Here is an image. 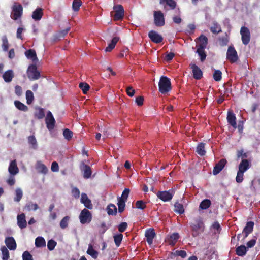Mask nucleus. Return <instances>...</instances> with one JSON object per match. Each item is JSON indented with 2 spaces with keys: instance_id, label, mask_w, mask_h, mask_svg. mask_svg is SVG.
Returning <instances> with one entry per match:
<instances>
[{
  "instance_id": "64",
  "label": "nucleus",
  "mask_w": 260,
  "mask_h": 260,
  "mask_svg": "<svg viewBox=\"0 0 260 260\" xmlns=\"http://www.w3.org/2000/svg\"><path fill=\"white\" fill-rule=\"evenodd\" d=\"M126 92L129 96L132 97L135 94V90L132 86H128L126 88Z\"/></svg>"
},
{
  "instance_id": "24",
  "label": "nucleus",
  "mask_w": 260,
  "mask_h": 260,
  "mask_svg": "<svg viewBox=\"0 0 260 260\" xmlns=\"http://www.w3.org/2000/svg\"><path fill=\"white\" fill-rule=\"evenodd\" d=\"M25 55L28 59H31L33 62H36L38 59L36 51L34 49H29L25 52Z\"/></svg>"
},
{
  "instance_id": "45",
  "label": "nucleus",
  "mask_w": 260,
  "mask_h": 260,
  "mask_svg": "<svg viewBox=\"0 0 260 260\" xmlns=\"http://www.w3.org/2000/svg\"><path fill=\"white\" fill-rule=\"evenodd\" d=\"M28 143L31 145L33 149H36L37 148V142L34 135L30 136L28 137Z\"/></svg>"
},
{
  "instance_id": "50",
  "label": "nucleus",
  "mask_w": 260,
  "mask_h": 260,
  "mask_svg": "<svg viewBox=\"0 0 260 260\" xmlns=\"http://www.w3.org/2000/svg\"><path fill=\"white\" fill-rule=\"evenodd\" d=\"M2 253V259L3 260H8L9 258V252L5 246H3L1 248Z\"/></svg>"
},
{
  "instance_id": "52",
  "label": "nucleus",
  "mask_w": 260,
  "mask_h": 260,
  "mask_svg": "<svg viewBox=\"0 0 260 260\" xmlns=\"http://www.w3.org/2000/svg\"><path fill=\"white\" fill-rule=\"evenodd\" d=\"M63 135L66 139L69 141L70 140L73 135V132L68 128H66L63 132Z\"/></svg>"
},
{
  "instance_id": "29",
  "label": "nucleus",
  "mask_w": 260,
  "mask_h": 260,
  "mask_svg": "<svg viewBox=\"0 0 260 260\" xmlns=\"http://www.w3.org/2000/svg\"><path fill=\"white\" fill-rule=\"evenodd\" d=\"M86 252L94 259H96L99 255L98 252L93 249V247L91 244L88 245Z\"/></svg>"
},
{
  "instance_id": "28",
  "label": "nucleus",
  "mask_w": 260,
  "mask_h": 260,
  "mask_svg": "<svg viewBox=\"0 0 260 260\" xmlns=\"http://www.w3.org/2000/svg\"><path fill=\"white\" fill-rule=\"evenodd\" d=\"M43 10L42 8H37L32 13V18L36 21L40 20L43 16Z\"/></svg>"
},
{
  "instance_id": "46",
  "label": "nucleus",
  "mask_w": 260,
  "mask_h": 260,
  "mask_svg": "<svg viewBox=\"0 0 260 260\" xmlns=\"http://www.w3.org/2000/svg\"><path fill=\"white\" fill-rule=\"evenodd\" d=\"M26 99L27 104L29 105L32 103L34 100V96L31 91L28 90L26 92Z\"/></svg>"
},
{
  "instance_id": "34",
  "label": "nucleus",
  "mask_w": 260,
  "mask_h": 260,
  "mask_svg": "<svg viewBox=\"0 0 260 260\" xmlns=\"http://www.w3.org/2000/svg\"><path fill=\"white\" fill-rule=\"evenodd\" d=\"M210 29L214 34H218L222 31L220 25L217 22L213 23V25L210 27Z\"/></svg>"
},
{
  "instance_id": "5",
  "label": "nucleus",
  "mask_w": 260,
  "mask_h": 260,
  "mask_svg": "<svg viewBox=\"0 0 260 260\" xmlns=\"http://www.w3.org/2000/svg\"><path fill=\"white\" fill-rule=\"evenodd\" d=\"M27 75L28 79L31 81L38 80L41 76L36 65L34 64L29 66L27 70Z\"/></svg>"
},
{
  "instance_id": "2",
  "label": "nucleus",
  "mask_w": 260,
  "mask_h": 260,
  "mask_svg": "<svg viewBox=\"0 0 260 260\" xmlns=\"http://www.w3.org/2000/svg\"><path fill=\"white\" fill-rule=\"evenodd\" d=\"M158 88L159 92L163 94L169 92L172 88L170 79L166 76H162L158 83Z\"/></svg>"
},
{
  "instance_id": "61",
  "label": "nucleus",
  "mask_w": 260,
  "mask_h": 260,
  "mask_svg": "<svg viewBox=\"0 0 260 260\" xmlns=\"http://www.w3.org/2000/svg\"><path fill=\"white\" fill-rule=\"evenodd\" d=\"M243 172L238 171L237 176L236 177V181L237 183H241L243 180Z\"/></svg>"
},
{
  "instance_id": "14",
  "label": "nucleus",
  "mask_w": 260,
  "mask_h": 260,
  "mask_svg": "<svg viewBox=\"0 0 260 260\" xmlns=\"http://www.w3.org/2000/svg\"><path fill=\"white\" fill-rule=\"evenodd\" d=\"M227 163V160L226 159L222 158L220 160V161L217 163L213 170V174L214 175H216L219 174L224 168L225 166Z\"/></svg>"
},
{
  "instance_id": "17",
  "label": "nucleus",
  "mask_w": 260,
  "mask_h": 260,
  "mask_svg": "<svg viewBox=\"0 0 260 260\" xmlns=\"http://www.w3.org/2000/svg\"><path fill=\"white\" fill-rule=\"evenodd\" d=\"M250 166L251 162L250 160L247 159H242L239 165L238 171L245 173L250 168Z\"/></svg>"
},
{
  "instance_id": "56",
  "label": "nucleus",
  "mask_w": 260,
  "mask_h": 260,
  "mask_svg": "<svg viewBox=\"0 0 260 260\" xmlns=\"http://www.w3.org/2000/svg\"><path fill=\"white\" fill-rule=\"evenodd\" d=\"M237 157L238 158L241 157L242 159H246L248 157L247 153L244 152L243 149L237 151Z\"/></svg>"
},
{
  "instance_id": "51",
  "label": "nucleus",
  "mask_w": 260,
  "mask_h": 260,
  "mask_svg": "<svg viewBox=\"0 0 260 260\" xmlns=\"http://www.w3.org/2000/svg\"><path fill=\"white\" fill-rule=\"evenodd\" d=\"M113 238L116 245L117 247L119 246L123 238V235L122 234H118L114 235Z\"/></svg>"
},
{
  "instance_id": "32",
  "label": "nucleus",
  "mask_w": 260,
  "mask_h": 260,
  "mask_svg": "<svg viewBox=\"0 0 260 260\" xmlns=\"http://www.w3.org/2000/svg\"><path fill=\"white\" fill-rule=\"evenodd\" d=\"M247 252L246 247L242 245L236 248V253L239 256H243L246 254Z\"/></svg>"
},
{
  "instance_id": "47",
  "label": "nucleus",
  "mask_w": 260,
  "mask_h": 260,
  "mask_svg": "<svg viewBox=\"0 0 260 260\" xmlns=\"http://www.w3.org/2000/svg\"><path fill=\"white\" fill-rule=\"evenodd\" d=\"M79 87L82 90L84 94H86L90 89L89 84L85 82H81Z\"/></svg>"
},
{
  "instance_id": "63",
  "label": "nucleus",
  "mask_w": 260,
  "mask_h": 260,
  "mask_svg": "<svg viewBox=\"0 0 260 260\" xmlns=\"http://www.w3.org/2000/svg\"><path fill=\"white\" fill-rule=\"evenodd\" d=\"M23 260H33L32 256L28 251H25L22 254Z\"/></svg>"
},
{
  "instance_id": "10",
  "label": "nucleus",
  "mask_w": 260,
  "mask_h": 260,
  "mask_svg": "<svg viewBox=\"0 0 260 260\" xmlns=\"http://www.w3.org/2000/svg\"><path fill=\"white\" fill-rule=\"evenodd\" d=\"M240 34L242 43L246 45L250 41V32L249 29L245 26H242L240 29Z\"/></svg>"
},
{
  "instance_id": "43",
  "label": "nucleus",
  "mask_w": 260,
  "mask_h": 260,
  "mask_svg": "<svg viewBox=\"0 0 260 260\" xmlns=\"http://www.w3.org/2000/svg\"><path fill=\"white\" fill-rule=\"evenodd\" d=\"M70 219V217L69 216H66L61 219L59 225L62 229H64L68 227Z\"/></svg>"
},
{
  "instance_id": "16",
  "label": "nucleus",
  "mask_w": 260,
  "mask_h": 260,
  "mask_svg": "<svg viewBox=\"0 0 260 260\" xmlns=\"http://www.w3.org/2000/svg\"><path fill=\"white\" fill-rule=\"evenodd\" d=\"M146 240L149 245H151L153 240L156 236V233L154 229H149L147 230L145 233Z\"/></svg>"
},
{
  "instance_id": "12",
  "label": "nucleus",
  "mask_w": 260,
  "mask_h": 260,
  "mask_svg": "<svg viewBox=\"0 0 260 260\" xmlns=\"http://www.w3.org/2000/svg\"><path fill=\"white\" fill-rule=\"evenodd\" d=\"M190 68L192 69L193 77L196 80H200L203 77L201 70L194 63H190Z\"/></svg>"
},
{
  "instance_id": "26",
  "label": "nucleus",
  "mask_w": 260,
  "mask_h": 260,
  "mask_svg": "<svg viewBox=\"0 0 260 260\" xmlns=\"http://www.w3.org/2000/svg\"><path fill=\"white\" fill-rule=\"evenodd\" d=\"M9 172L13 175H15L18 173L19 169L17 167L16 160L11 161L8 168Z\"/></svg>"
},
{
  "instance_id": "57",
  "label": "nucleus",
  "mask_w": 260,
  "mask_h": 260,
  "mask_svg": "<svg viewBox=\"0 0 260 260\" xmlns=\"http://www.w3.org/2000/svg\"><path fill=\"white\" fill-rule=\"evenodd\" d=\"M70 30V27H68L64 30L59 31L58 33V35L56 37V38L54 39V41H55L56 39H58L60 38L64 37L66 35H67V34L69 32Z\"/></svg>"
},
{
  "instance_id": "44",
  "label": "nucleus",
  "mask_w": 260,
  "mask_h": 260,
  "mask_svg": "<svg viewBox=\"0 0 260 260\" xmlns=\"http://www.w3.org/2000/svg\"><path fill=\"white\" fill-rule=\"evenodd\" d=\"M82 4L81 0H74L72 4V9L75 12H78Z\"/></svg>"
},
{
  "instance_id": "39",
  "label": "nucleus",
  "mask_w": 260,
  "mask_h": 260,
  "mask_svg": "<svg viewBox=\"0 0 260 260\" xmlns=\"http://www.w3.org/2000/svg\"><path fill=\"white\" fill-rule=\"evenodd\" d=\"M174 211L180 214H182L184 213V210L183 206L182 204L178 202H176L174 204Z\"/></svg>"
},
{
  "instance_id": "3",
  "label": "nucleus",
  "mask_w": 260,
  "mask_h": 260,
  "mask_svg": "<svg viewBox=\"0 0 260 260\" xmlns=\"http://www.w3.org/2000/svg\"><path fill=\"white\" fill-rule=\"evenodd\" d=\"M113 11L111 12L114 21H118L123 19L124 14V10L121 5H116L113 7Z\"/></svg>"
},
{
  "instance_id": "49",
  "label": "nucleus",
  "mask_w": 260,
  "mask_h": 260,
  "mask_svg": "<svg viewBox=\"0 0 260 260\" xmlns=\"http://www.w3.org/2000/svg\"><path fill=\"white\" fill-rule=\"evenodd\" d=\"M219 44L221 46H225L228 45L229 42V37L226 35L224 36L219 38Z\"/></svg>"
},
{
  "instance_id": "33",
  "label": "nucleus",
  "mask_w": 260,
  "mask_h": 260,
  "mask_svg": "<svg viewBox=\"0 0 260 260\" xmlns=\"http://www.w3.org/2000/svg\"><path fill=\"white\" fill-rule=\"evenodd\" d=\"M35 117L38 119H43L45 116L44 110L43 108L38 107L36 109V112L34 114Z\"/></svg>"
},
{
  "instance_id": "25",
  "label": "nucleus",
  "mask_w": 260,
  "mask_h": 260,
  "mask_svg": "<svg viewBox=\"0 0 260 260\" xmlns=\"http://www.w3.org/2000/svg\"><path fill=\"white\" fill-rule=\"evenodd\" d=\"M179 238V234L178 233H174L167 238V242L169 245L174 246L176 243Z\"/></svg>"
},
{
  "instance_id": "23",
  "label": "nucleus",
  "mask_w": 260,
  "mask_h": 260,
  "mask_svg": "<svg viewBox=\"0 0 260 260\" xmlns=\"http://www.w3.org/2000/svg\"><path fill=\"white\" fill-rule=\"evenodd\" d=\"M199 41L200 43L199 44L198 47L201 49H205L207 47L208 44V38L206 36L201 35L198 38L196 39Z\"/></svg>"
},
{
  "instance_id": "13",
  "label": "nucleus",
  "mask_w": 260,
  "mask_h": 260,
  "mask_svg": "<svg viewBox=\"0 0 260 260\" xmlns=\"http://www.w3.org/2000/svg\"><path fill=\"white\" fill-rule=\"evenodd\" d=\"M148 37L153 42L156 44L160 43L163 41V37L154 30H150Z\"/></svg>"
},
{
  "instance_id": "9",
  "label": "nucleus",
  "mask_w": 260,
  "mask_h": 260,
  "mask_svg": "<svg viewBox=\"0 0 260 260\" xmlns=\"http://www.w3.org/2000/svg\"><path fill=\"white\" fill-rule=\"evenodd\" d=\"M154 23L157 27H161L165 25V17L161 11H154Z\"/></svg>"
},
{
  "instance_id": "18",
  "label": "nucleus",
  "mask_w": 260,
  "mask_h": 260,
  "mask_svg": "<svg viewBox=\"0 0 260 260\" xmlns=\"http://www.w3.org/2000/svg\"><path fill=\"white\" fill-rule=\"evenodd\" d=\"M5 243L10 250H14L16 248L17 244L14 238L13 237L6 238Z\"/></svg>"
},
{
  "instance_id": "40",
  "label": "nucleus",
  "mask_w": 260,
  "mask_h": 260,
  "mask_svg": "<svg viewBox=\"0 0 260 260\" xmlns=\"http://www.w3.org/2000/svg\"><path fill=\"white\" fill-rule=\"evenodd\" d=\"M197 53L200 57V60L202 62H204L206 58L207 55L205 51V49H201L200 48H197Z\"/></svg>"
},
{
  "instance_id": "54",
  "label": "nucleus",
  "mask_w": 260,
  "mask_h": 260,
  "mask_svg": "<svg viewBox=\"0 0 260 260\" xmlns=\"http://www.w3.org/2000/svg\"><path fill=\"white\" fill-rule=\"evenodd\" d=\"M15 197L14 198V201L16 202H19L21 199L23 193L21 189L17 188L15 191Z\"/></svg>"
},
{
  "instance_id": "59",
  "label": "nucleus",
  "mask_w": 260,
  "mask_h": 260,
  "mask_svg": "<svg viewBox=\"0 0 260 260\" xmlns=\"http://www.w3.org/2000/svg\"><path fill=\"white\" fill-rule=\"evenodd\" d=\"M136 208L141 210H144L146 208V203L142 200L137 201L136 203Z\"/></svg>"
},
{
  "instance_id": "53",
  "label": "nucleus",
  "mask_w": 260,
  "mask_h": 260,
  "mask_svg": "<svg viewBox=\"0 0 260 260\" xmlns=\"http://www.w3.org/2000/svg\"><path fill=\"white\" fill-rule=\"evenodd\" d=\"M37 169L39 170L40 172H41L43 174H46L48 172V169L46 166L41 162H38Z\"/></svg>"
},
{
  "instance_id": "62",
  "label": "nucleus",
  "mask_w": 260,
  "mask_h": 260,
  "mask_svg": "<svg viewBox=\"0 0 260 260\" xmlns=\"http://www.w3.org/2000/svg\"><path fill=\"white\" fill-rule=\"evenodd\" d=\"M130 192V190L128 188H125L122 192V195L121 197H119V199H122L125 201H127V199L128 197V195Z\"/></svg>"
},
{
  "instance_id": "6",
  "label": "nucleus",
  "mask_w": 260,
  "mask_h": 260,
  "mask_svg": "<svg viewBox=\"0 0 260 260\" xmlns=\"http://www.w3.org/2000/svg\"><path fill=\"white\" fill-rule=\"evenodd\" d=\"M175 193L174 189H170L168 191H158L157 197L164 202H168L172 200Z\"/></svg>"
},
{
  "instance_id": "42",
  "label": "nucleus",
  "mask_w": 260,
  "mask_h": 260,
  "mask_svg": "<svg viewBox=\"0 0 260 260\" xmlns=\"http://www.w3.org/2000/svg\"><path fill=\"white\" fill-rule=\"evenodd\" d=\"M126 202V201L122 199H118L117 205L118 207V212L119 213H122V212H123L125 208Z\"/></svg>"
},
{
  "instance_id": "22",
  "label": "nucleus",
  "mask_w": 260,
  "mask_h": 260,
  "mask_svg": "<svg viewBox=\"0 0 260 260\" xmlns=\"http://www.w3.org/2000/svg\"><path fill=\"white\" fill-rule=\"evenodd\" d=\"M14 77V73L12 70H8L5 71L3 75V79L7 83L11 82Z\"/></svg>"
},
{
  "instance_id": "37",
  "label": "nucleus",
  "mask_w": 260,
  "mask_h": 260,
  "mask_svg": "<svg viewBox=\"0 0 260 260\" xmlns=\"http://www.w3.org/2000/svg\"><path fill=\"white\" fill-rule=\"evenodd\" d=\"M35 245L37 247H43L45 246L46 242L44 238L38 237L35 240Z\"/></svg>"
},
{
  "instance_id": "1",
  "label": "nucleus",
  "mask_w": 260,
  "mask_h": 260,
  "mask_svg": "<svg viewBox=\"0 0 260 260\" xmlns=\"http://www.w3.org/2000/svg\"><path fill=\"white\" fill-rule=\"evenodd\" d=\"M190 225L193 237H197L205 230V225L201 217L194 218L193 221L190 223Z\"/></svg>"
},
{
  "instance_id": "21",
  "label": "nucleus",
  "mask_w": 260,
  "mask_h": 260,
  "mask_svg": "<svg viewBox=\"0 0 260 260\" xmlns=\"http://www.w3.org/2000/svg\"><path fill=\"white\" fill-rule=\"evenodd\" d=\"M17 224L21 229H24L27 226V222L25 219V215L24 213L18 215L17 217Z\"/></svg>"
},
{
  "instance_id": "15",
  "label": "nucleus",
  "mask_w": 260,
  "mask_h": 260,
  "mask_svg": "<svg viewBox=\"0 0 260 260\" xmlns=\"http://www.w3.org/2000/svg\"><path fill=\"white\" fill-rule=\"evenodd\" d=\"M227 121L234 129L237 128L236 117L235 114L232 111H228L227 114Z\"/></svg>"
},
{
  "instance_id": "55",
  "label": "nucleus",
  "mask_w": 260,
  "mask_h": 260,
  "mask_svg": "<svg viewBox=\"0 0 260 260\" xmlns=\"http://www.w3.org/2000/svg\"><path fill=\"white\" fill-rule=\"evenodd\" d=\"M2 47L3 49V50L5 51H7L8 50L9 48V42L7 39V38L6 36H4L2 37Z\"/></svg>"
},
{
  "instance_id": "30",
  "label": "nucleus",
  "mask_w": 260,
  "mask_h": 260,
  "mask_svg": "<svg viewBox=\"0 0 260 260\" xmlns=\"http://www.w3.org/2000/svg\"><path fill=\"white\" fill-rule=\"evenodd\" d=\"M119 40V38L117 37H114L112 40L111 43L108 45V46L105 48V51L106 52H110L114 48L116 43Z\"/></svg>"
},
{
  "instance_id": "20",
  "label": "nucleus",
  "mask_w": 260,
  "mask_h": 260,
  "mask_svg": "<svg viewBox=\"0 0 260 260\" xmlns=\"http://www.w3.org/2000/svg\"><path fill=\"white\" fill-rule=\"evenodd\" d=\"M254 223L253 221H248L246 223V226L243 230V233L244 234V238L247 237L253 230Z\"/></svg>"
},
{
  "instance_id": "11",
  "label": "nucleus",
  "mask_w": 260,
  "mask_h": 260,
  "mask_svg": "<svg viewBox=\"0 0 260 260\" xmlns=\"http://www.w3.org/2000/svg\"><path fill=\"white\" fill-rule=\"evenodd\" d=\"M45 123L48 130L52 131L54 129L55 124V120L50 111H48L47 112V116L45 118Z\"/></svg>"
},
{
  "instance_id": "48",
  "label": "nucleus",
  "mask_w": 260,
  "mask_h": 260,
  "mask_svg": "<svg viewBox=\"0 0 260 260\" xmlns=\"http://www.w3.org/2000/svg\"><path fill=\"white\" fill-rule=\"evenodd\" d=\"M25 208L27 210L30 211L31 210H37L39 208V207L36 203H32V202H29L25 205Z\"/></svg>"
},
{
  "instance_id": "7",
  "label": "nucleus",
  "mask_w": 260,
  "mask_h": 260,
  "mask_svg": "<svg viewBox=\"0 0 260 260\" xmlns=\"http://www.w3.org/2000/svg\"><path fill=\"white\" fill-rule=\"evenodd\" d=\"M80 221L82 224L90 223L92 220L91 213L87 209H83L79 215Z\"/></svg>"
},
{
  "instance_id": "31",
  "label": "nucleus",
  "mask_w": 260,
  "mask_h": 260,
  "mask_svg": "<svg viewBox=\"0 0 260 260\" xmlns=\"http://www.w3.org/2000/svg\"><path fill=\"white\" fill-rule=\"evenodd\" d=\"M205 144L204 143H199L196 148V152L201 156H204L206 154L205 149Z\"/></svg>"
},
{
  "instance_id": "58",
  "label": "nucleus",
  "mask_w": 260,
  "mask_h": 260,
  "mask_svg": "<svg viewBox=\"0 0 260 260\" xmlns=\"http://www.w3.org/2000/svg\"><path fill=\"white\" fill-rule=\"evenodd\" d=\"M222 78V73L220 70H216L213 74V78L216 81H219Z\"/></svg>"
},
{
  "instance_id": "36",
  "label": "nucleus",
  "mask_w": 260,
  "mask_h": 260,
  "mask_svg": "<svg viewBox=\"0 0 260 260\" xmlns=\"http://www.w3.org/2000/svg\"><path fill=\"white\" fill-rule=\"evenodd\" d=\"M169 6L171 9H174L176 6V2L174 0H160V4L164 3Z\"/></svg>"
},
{
  "instance_id": "19",
  "label": "nucleus",
  "mask_w": 260,
  "mask_h": 260,
  "mask_svg": "<svg viewBox=\"0 0 260 260\" xmlns=\"http://www.w3.org/2000/svg\"><path fill=\"white\" fill-rule=\"evenodd\" d=\"M81 202L84 204V206L89 209L93 208V205L91 200L88 198L87 195L85 193L81 194Z\"/></svg>"
},
{
  "instance_id": "4",
  "label": "nucleus",
  "mask_w": 260,
  "mask_h": 260,
  "mask_svg": "<svg viewBox=\"0 0 260 260\" xmlns=\"http://www.w3.org/2000/svg\"><path fill=\"white\" fill-rule=\"evenodd\" d=\"M22 13V6L18 3H14L12 7V12L10 16L11 18L14 20H17L21 17Z\"/></svg>"
},
{
  "instance_id": "27",
  "label": "nucleus",
  "mask_w": 260,
  "mask_h": 260,
  "mask_svg": "<svg viewBox=\"0 0 260 260\" xmlns=\"http://www.w3.org/2000/svg\"><path fill=\"white\" fill-rule=\"evenodd\" d=\"M83 168V177L84 178L88 179L91 177L92 171L91 168L87 165L85 164L84 162L81 165Z\"/></svg>"
},
{
  "instance_id": "41",
  "label": "nucleus",
  "mask_w": 260,
  "mask_h": 260,
  "mask_svg": "<svg viewBox=\"0 0 260 260\" xmlns=\"http://www.w3.org/2000/svg\"><path fill=\"white\" fill-rule=\"evenodd\" d=\"M14 104L16 107L20 110L25 112L28 110L27 106L19 101H15L14 102Z\"/></svg>"
},
{
  "instance_id": "35",
  "label": "nucleus",
  "mask_w": 260,
  "mask_h": 260,
  "mask_svg": "<svg viewBox=\"0 0 260 260\" xmlns=\"http://www.w3.org/2000/svg\"><path fill=\"white\" fill-rule=\"evenodd\" d=\"M107 210L108 215H116L117 209L115 205L110 204L107 208Z\"/></svg>"
},
{
  "instance_id": "38",
  "label": "nucleus",
  "mask_w": 260,
  "mask_h": 260,
  "mask_svg": "<svg viewBox=\"0 0 260 260\" xmlns=\"http://www.w3.org/2000/svg\"><path fill=\"white\" fill-rule=\"evenodd\" d=\"M211 205V202L209 199H205L202 201L200 204L199 207L203 210H205L208 209Z\"/></svg>"
},
{
  "instance_id": "8",
  "label": "nucleus",
  "mask_w": 260,
  "mask_h": 260,
  "mask_svg": "<svg viewBox=\"0 0 260 260\" xmlns=\"http://www.w3.org/2000/svg\"><path fill=\"white\" fill-rule=\"evenodd\" d=\"M226 59L232 63L237 62L238 60L237 52L233 46H230L228 47L226 52Z\"/></svg>"
},
{
  "instance_id": "60",
  "label": "nucleus",
  "mask_w": 260,
  "mask_h": 260,
  "mask_svg": "<svg viewBox=\"0 0 260 260\" xmlns=\"http://www.w3.org/2000/svg\"><path fill=\"white\" fill-rule=\"evenodd\" d=\"M57 243L54 240H49L47 243V247L49 250H53L56 246Z\"/></svg>"
}]
</instances>
